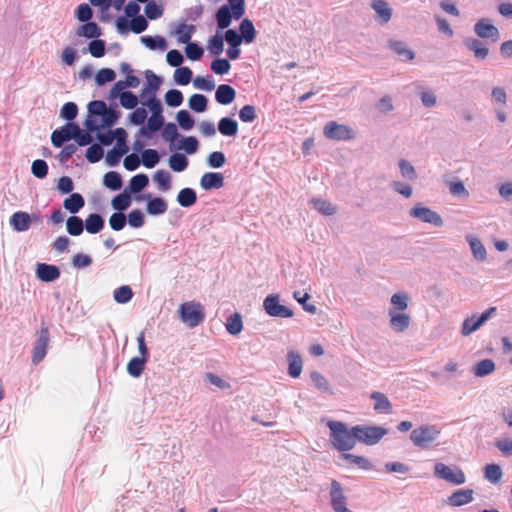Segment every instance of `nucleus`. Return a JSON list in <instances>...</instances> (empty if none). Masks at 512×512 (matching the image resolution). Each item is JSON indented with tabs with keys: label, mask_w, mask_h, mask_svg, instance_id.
Segmentation results:
<instances>
[{
	"label": "nucleus",
	"mask_w": 512,
	"mask_h": 512,
	"mask_svg": "<svg viewBox=\"0 0 512 512\" xmlns=\"http://www.w3.org/2000/svg\"><path fill=\"white\" fill-rule=\"evenodd\" d=\"M137 200H146V211L151 216H159L166 213L168 209L167 201L160 196L153 197L151 194H141Z\"/></svg>",
	"instance_id": "12"
},
{
	"label": "nucleus",
	"mask_w": 512,
	"mask_h": 512,
	"mask_svg": "<svg viewBox=\"0 0 512 512\" xmlns=\"http://www.w3.org/2000/svg\"><path fill=\"white\" fill-rule=\"evenodd\" d=\"M323 134L327 139L335 141H348L355 138V131L344 124H339L336 121H329L323 128Z\"/></svg>",
	"instance_id": "6"
},
{
	"label": "nucleus",
	"mask_w": 512,
	"mask_h": 512,
	"mask_svg": "<svg viewBox=\"0 0 512 512\" xmlns=\"http://www.w3.org/2000/svg\"><path fill=\"white\" fill-rule=\"evenodd\" d=\"M288 374L292 378H298L302 372L303 361L296 351H289L287 354Z\"/></svg>",
	"instance_id": "26"
},
{
	"label": "nucleus",
	"mask_w": 512,
	"mask_h": 512,
	"mask_svg": "<svg viewBox=\"0 0 512 512\" xmlns=\"http://www.w3.org/2000/svg\"><path fill=\"white\" fill-rule=\"evenodd\" d=\"M36 277L42 282H54L60 275V268L53 264L37 263L36 265Z\"/></svg>",
	"instance_id": "16"
},
{
	"label": "nucleus",
	"mask_w": 512,
	"mask_h": 512,
	"mask_svg": "<svg viewBox=\"0 0 512 512\" xmlns=\"http://www.w3.org/2000/svg\"><path fill=\"white\" fill-rule=\"evenodd\" d=\"M105 227V219L99 213H91L84 221V229L90 234H97Z\"/></svg>",
	"instance_id": "24"
},
{
	"label": "nucleus",
	"mask_w": 512,
	"mask_h": 512,
	"mask_svg": "<svg viewBox=\"0 0 512 512\" xmlns=\"http://www.w3.org/2000/svg\"><path fill=\"white\" fill-rule=\"evenodd\" d=\"M354 432L357 442L372 446L379 443L388 430L381 426L355 425Z\"/></svg>",
	"instance_id": "5"
},
{
	"label": "nucleus",
	"mask_w": 512,
	"mask_h": 512,
	"mask_svg": "<svg viewBox=\"0 0 512 512\" xmlns=\"http://www.w3.org/2000/svg\"><path fill=\"white\" fill-rule=\"evenodd\" d=\"M330 503L334 512H338L347 507V498L344 495L343 488L341 484L336 480L331 482Z\"/></svg>",
	"instance_id": "17"
},
{
	"label": "nucleus",
	"mask_w": 512,
	"mask_h": 512,
	"mask_svg": "<svg viewBox=\"0 0 512 512\" xmlns=\"http://www.w3.org/2000/svg\"><path fill=\"white\" fill-rule=\"evenodd\" d=\"M103 184L112 191H118L123 185L122 176L116 171H109L103 177Z\"/></svg>",
	"instance_id": "41"
},
{
	"label": "nucleus",
	"mask_w": 512,
	"mask_h": 512,
	"mask_svg": "<svg viewBox=\"0 0 512 512\" xmlns=\"http://www.w3.org/2000/svg\"><path fill=\"white\" fill-rule=\"evenodd\" d=\"M210 69L218 75H224L231 69V64L226 58H216L210 64Z\"/></svg>",
	"instance_id": "63"
},
{
	"label": "nucleus",
	"mask_w": 512,
	"mask_h": 512,
	"mask_svg": "<svg viewBox=\"0 0 512 512\" xmlns=\"http://www.w3.org/2000/svg\"><path fill=\"white\" fill-rule=\"evenodd\" d=\"M145 77L147 79V90L150 91V95H156V92L159 90L162 82H163V78L156 75L153 71L151 70H147L145 72Z\"/></svg>",
	"instance_id": "54"
},
{
	"label": "nucleus",
	"mask_w": 512,
	"mask_h": 512,
	"mask_svg": "<svg viewBox=\"0 0 512 512\" xmlns=\"http://www.w3.org/2000/svg\"><path fill=\"white\" fill-rule=\"evenodd\" d=\"M154 181L161 191H168L171 188V175L166 170H158L154 174Z\"/></svg>",
	"instance_id": "55"
},
{
	"label": "nucleus",
	"mask_w": 512,
	"mask_h": 512,
	"mask_svg": "<svg viewBox=\"0 0 512 512\" xmlns=\"http://www.w3.org/2000/svg\"><path fill=\"white\" fill-rule=\"evenodd\" d=\"M473 495L474 491L472 489H458L449 496L448 504L454 507L463 506L473 501Z\"/></svg>",
	"instance_id": "20"
},
{
	"label": "nucleus",
	"mask_w": 512,
	"mask_h": 512,
	"mask_svg": "<svg viewBox=\"0 0 512 512\" xmlns=\"http://www.w3.org/2000/svg\"><path fill=\"white\" fill-rule=\"evenodd\" d=\"M313 207L321 214L330 216L336 212L335 206L329 201L320 198L312 199Z\"/></svg>",
	"instance_id": "61"
},
{
	"label": "nucleus",
	"mask_w": 512,
	"mask_h": 512,
	"mask_svg": "<svg viewBox=\"0 0 512 512\" xmlns=\"http://www.w3.org/2000/svg\"><path fill=\"white\" fill-rule=\"evenodd\" d=\"M192 70L187 66L178 67L174 72V81L177 85L186 86L192 80Z\"/></svg>",
	"instance_id": "51"
},
{
	"label": "nucleus",
	"mask_w": 512,
	"mask_h": 512,
	"mask_svg": "<svg viewBox=\"0 0 512 512\" xmlns=\"http://www.w3.org/2000/svg\"><path fill=\"white\" fill-rule=\"evenodd\" d=\"M148 184H149L148 176L144 173H139V174L134 175L130 179L128 186L125 187L124 189L129 194H136V193L141 192L143 189H145L148 186Z\"/></svg>",
	"instance_id": "30"
},
{
	"label": "nucleus",
	"mask_w": 512,
	"mask_h": 512,
	"mask_svg": "<svg viewBox=\"0 0 512 512\" xmlns=\"http://www.w3.org/2000/svg\"><path fill=\"white\" fill-rule=\"evenodd\" d=\"M141 42L150 50H161L164 51L168 47L167 40L163 36H142Z\"/></svg>",
	"instance_id": "38"
},
{
	"label": "nucleus",
	"mask_w": 512,
	"mask_h": 512,
	"mask_svg": "<svg viewBox=\"0 0 512 512\" xmlns=\"http://www.w3.org/2000/svg\"><path fill=\"white\" fill-rule=\"evenodd\" d=\"M66 229L71 236H79L84 231V221L73 214L66 220Z\"/></svg>",
	"instance_id": "46"
},
{
	"label": "nucleus",
	"mask_w": 512,
	"mask_h": 512,
	"mask_svg": "<svg viewBox=\"0 0 512 512\" xmlns=\"http://www.w3.org/2000/svg\"><path fill=\"white\" fill-rule=\"evenodd\" d=\"M147 360L145 358L133 357L127 364V373L134 377L138 378L142 375Z\"/></svg>",
	"instance_id": "44"
},
{
	"label": "nucleus",
	"mask_w": 512,
	"mask_h": 512,
	"mask_svg": "<svg viewBox=\"0 0 512 512\" xmlns=\"http://www.w3.org/2000/svg\"><path fill=\"white\" fill-rule=\"evenodd\" d=\"M144 12L148 19L156 20L163 15V7L157 4L155 0H150L146 3Z\"/></svg>",
	"instance_id": "62"
},
{
	"label": "nucleus",
	"mask_w": 512,
	"mask_h": 512,
	"mask_svg": "<svg viewBox=\"0 0 512 512\" xmlns=\"http://www.w3.org/2000/svg\"><path fill=\"white\" fill-rule=\"evenodd\" d=\"M371 399L375 401L374 410L378 413H390L392 405L388 398L381 392H373Z\"/></svg>",
	"instance_id": "39"
},
{
	"label": "nucleus",
	"mask_w": 512,
	"mask_h": 512,
	"mask_svg": "<svg viewBox=\"0 0 512 512\" xmlns=\"http://www.w3.org/2000/svg\"><path fill=\"white\" fill-rule=\"evenodd\" d=\"M49 340V329L44 323H42L41 329L37 332V338L32 350V363L34 365H38L45 358Z\"/></svg>",
	"instance_id": "9"
},
{
	"label": "nucleus",
	"mask_w": 512,
	"mask_h": 512,
	"mask_svg": "<svg viewBox=\"0 0 512 512\" xmlns=\"http://www.w3.org/2000/svg\"><path fill=\"white\" fill-rule=\"evenodd\" d=\"M176 121L181 129L185 131L191 130L195 125V119L187 110H179L176 114Z\"/></svg>",
	"instance_id": "49"
},
{
	"label": "nucleus",
	"mask_w": 512,
	"mask_h": 512,
	"mask_svg": "<svg viewBox=\"0 0 512 512\" xmlns=\"http://www.w3.org/2000/svg\"><path fill=\"white\" fill-rule=\"evenodd\" d=\"M228 4H224L218 8L215 13L217 29H227L232 19L239 20L245 14V0H227Z\"/></svg>",
	"instance_id": "2"
},
{
	"label": "nucleus",
	"mask_w": 512,
	"mask_h": 512,
	"mask_svg": "<svg viewBox=\"0 0 512 512\" xmlns=\"http://www.w3.org/2000/svg\"><path fill=\"white\" fill-rule=\"evenodd\" d=\"M390 327L395 332H404L410 325L411 318L408 314L397 313L394 310H389Z\"/></svg>",
	"instance_id": "21"
},
{
	"label": "nucleus",
	"mask_w": 512,
	"mask_h": 512,
	"mask_svg": "<svg viewBox=\"0 0 512 512\" xmlns=\"http://www.w3.org/2000/svg\"><path fill=\"white\" fill-rule=\"evenodd\" d=\"M235 97V89L228 84H221L216 89L215 100L221 105L231 104L235 100Z\"/></svg>",
	"instance_id": "23"
},
{
	"label": "nucleus",
	"mask_w": 512,
	"mask_h": 512,
	"mask_svg": "<svg viewBox=\"0 0 512 512\" xmlns=\"http://www.w3.org/2000/svg\"><path fill=\"white\" fill-rule=\"evenodd\" d=\"M179 318L189 328H195L205 320L204 306L197 301H186L178 308Z\"/></svg>",
	"instance_id": "3"
},
{
	"label": "nucleus",
	"mask_w": 512,
	"mask_h": 512,
	"mask_svg": "<svg viewBox=\"0 0 512 512\" xmlns=\"http://www.w3.org/2000/svg\"><path fill=\"white\" fill-rule=\"evenodd\" d=\"M121 117V112L118 110L116 103L106 107V112L101 116L102 127L111 128Z\"/></svg>",
	"instance_id": "34"
},
{
	"label": "nucleus",
	"mask_w": 512,
	"mask_h": 512,
	"mask_svg": "<svg viewBox=\"0 0 512 512\" xmlns=\"http://www.w3.org/2000/svg\"><path fill=\"white\" fill-rule=\"evenodd\" d=\"M85 205L84 197L80 193H71L64 201L63 207L71 214L78 213Z\"/></svg>",
	"instance_id": "31"
},
{
	"label": "nucleus",
	"mask_w": 512,
	"mask_h": 512,
	"mask_svg": "<svg viewBox=\"0 0 512 512\" xmlns=\"http://www.w3.org/2000/svg\"><path fill=\"white\" fill-rule=\"evenodd\" d=\"M372 9L377 14V20L380 24H385L390 21L392 17V9L384 0H373L371 3Z\"/></svg>",
	"instance_id": "25"
},
{
	"label": "nucleus",
	"mask_w": 512,
	"mask_h": 512,
	"mask_svg": "<svg viewBox=\"0 0 512 512\" xmlns=\"http://www.w3.org/2000/svg\"><path fill=\"white\" fill-rule=\"evenodd\" d=\"M434 474L438 478L443 479V480H445L449 483L455 484V485L464 484L466 481L465 474L459 467H457V466L450 467L441 462H438L435 464Z\"/></svg>",
	"instance_id": "8"
},
{
	"label": "nucleus",
	"mask_w": 512,
	"mask_h": 512,
	"mask_svg": "<svg viewBox=\"0 0 512 512\" xmlns=\"http://www.w3.org/2000/svg\"><path fill=\"white\" fill-rule=\"evenodd\" d=\"M495 312L496 307H490L478 317L476 315H473L471 317L466 318L462 323L461 334L463 336H468L471 333L475 332L486 321H488Z\"/></svg>",
	"instance_id": "11"
},
{
	"label": "nucleus",
	"mask_w": 512,
	"mask_h": 512,
	"mask_svg": "<svg viewBox=\"0 0 512 512\" xmlns=\"http://www.w3.org/2000/svg\"><path fill=\"white\" fill-rule=\"evenodd\" d=\"M200 186L205 191L220 189L224 186V176L219 172H206L200 179Z\"/></svg>",
	"instance_id": "18"
},
{
	"label": "nucleus",
	"mask_w": 512,
	"mask_h": 512,
	"mask_svg": "<svg viewBox=\"0 0 512 512\" xmlns=\"http://www.w3.org/2000/svg\"><path fill=\"white\" fill-rule=\"evenodd\" d=\"M116 78V73L111 68H102L95 74V83L97 86H103L108 82L114 81Z\"/></svg>",
	"instance_id": "56"
},
{
	"label": "nucleus",
	"mask_w": 512,
	"mask_h": 512,
	"mask_svg": "<svg viewBox=\"0 0 512 512\" xmlns=\"http://www.w3.org/2000/svg\"><path fill=\"white\" fill-rule=\"evenodd\" d=\"M10 225L16 232H25L29 230L32 219L31 215L24 211H17L12 214L9 220Z\"/></svg>",
	"instance_id": "19"
},
{
	"label": "nucleus",
	"mask_w": 512,
	"mask_h": 512,
	"mask_svg": "<svg viewBox=\"0 0 512 512\" xmlns=\"http://www.w3.org/2000/svg\"><path fill=\"white\" fill-rule=\"evenodd\" d=\"M196 31L195 25L180 23L175 29L178 42L181 44H187L191 42V38Z\"/></svg>",
	"instance_id": "36"
},
{
	"label": "nucleus",
	"mask_w": 512,
	"mask_h": 512,
	"mask_svg": "<svg viewBox=\"0 0 512 512\" xmlns=\"http://www.w3.org/2000/svg\"><path fill=\"white\" fill-rule=\"evenodd\" d=\"M503 476L501 467L498 464H487L484 467V478L492 484L498 483Z\"/></svg>",
	"instance_id": "50"
},
{
	"label": "nucleus",
	"mask_w": 512,
	"mask_h": 512,
	"mask_svg": "<svg viewBox=\"0 0 512 512\" xmlns=\"http://www.w3.org/2000/svg\"><path fill=\"white\" fill-rule=\"evenodd\" d=\"M164 100L170 107H179L184 100L183 93L178 89H170L165 93Z\"/></svg>",
	"instance_id": "59"
},
{
	"label": "nucleus",
	"mask_w": 512,
	"mask_h": 512,
	"mask_svg": "<svg viewBox=\"0 0 512 512\" xmlns=\"http://www.w3.org/2000/svg\"><path fill=\"white\" fill-rule=\"evenodd\" d=\"M263 308L270 317L274 318H291L294 314L292 309L280 303L278 294L266 296L263 301Z\"/></svg>",
	"instance_id": "7"
},
{
	"label": "nucleus",
	"mask_w": 512,
	"mask_h": 512,
	"mask_svg": "<svg viewBox=\"0 0 512 512\" xmlns=\"http://www.w3.org/2000/svg\"><path fill=\"white\" fill-rule=\"evenodd\" d=\"M388 47L404 60H413L415 58V53L402 41L389 40Z\"/></svg>",
	"instance_id": "33"
},
{
	"label": "nucleus",
	"mask_w": 512,
	"mask_h": 512,
	"mask_svg": "<svg viewBox=\"0 0 512 512\" xmlns=\"http://www.w3.org/2000/svg\"><path fill=\"white\" fill-rule=\"evenodd\" d=\"M188 106L196 113H203L207 110L208 99L203 94H193L188 100Z\"/></svg>",
	"instance_id": "42"
},
{
	"label": "nucleus",
	"mask_w": 512,
	"mask_h": 512,
	"mask_svg": "<svg viewBox=\"0 0 512 512\" xmlns=\"http://www.w3.org/2000/svg\"><path fill=\"white\" fill-rule=\"evenodd\" d=\"M440 429L436 425L424 424L415 428L410 433V440L414 446L427 449L432 442L440 436Z\"/></svg>",
	"instance_id": "4"
},
{
	"label": "nucleus",
	"mask_w": 512,
	"mask_h": 512,
	"mask_svg": "<svg viewBox=\"0 0 512 512\" xmlns=\"http://www.w3.org/2000/svg\"><path fill=\"white\" fill-rule=\"evenodd\" d=\"M133 291L130 286L123 285L114 290L113 297L118 304H126L131 301Z\"/></svg>",
	"instance_id": "53"
},
{
	"label": "nucleus",
	"mask_w": 512,
	"mask_h": 512,
	"mask_svg": "<svg viewBox=\"0 0 512 512\" xmlns=\"http://www.w3.org/2000/svg\"><path fill=\"white\" fill-rule=\"evenodd\" d=\"M464 45L478 60H484L488 56L489 49L479 39L468 37L464 40Z\"/></svg>",
	"instance_id": "22"
},
{
	"label": "nucleus",
	"mask_w": 512,
	"mask_h": 512,
	"mask_svg": "<svg viewBox=\"0 0 512 512\" xmlns=\"http://www.w3.org/2000/svg\"><path fill=\"white\" fill-rule=\"evenodd\" d=\"M184 150L187 154H195L199 148V141L194 136L181 137L180 144L176 147Z\"/></svg>",
	"instance_id": "52"
},
{
	"label": "nucleus",
	"mask_w": 512,
	"mask_h": 512,
	"mask_svg": "<svg viewBox=\"0 0 512 512\" xmlns=\"http://www.w3.org/2000/svg\"><path fill=\"white\" fill-rule=\"evenodd\" d=\"M495 370V363L491 359H484L479 361L473 367V373L477 377H485L491 374Z\"/></svg>",
	"instance_id": "48"
},
{
	"label": "nucleus",
	"mask_w": 512,
	"mask_h": 512,
	"mask_svg": "<svg viewBox=\"0 0 512 512\" xmlns=\"http://www.w3.org/2000/svg\"><path fill=\"white\" fill-rule=\"evenodd\" d=\"M77 115L78 106L74 102H66L60 110V117L68 122H73Z\"/></svg>",
	"instance_id": "64"
},
{
	"label": "nucleus",
	"mask_w": 512,
	"mask_h": 512,
	"mask_svg": "<svg viewBox=\"0 0 512 512\" xmlns=\"http://www.w3.org/2000/svg\"><path fill=\"white\" fill-rule=\"evenodd\" d=\"M75 122H67L65 125L54 130L51 134V143L54 147L60 148L66 142L74 139Z\"/></svg>",
	"instance_id": "14"
},
{
	"label": "nucleus",
	"mask_w": 512,
	"mask_h": 512,
	"mask_svg": "<svg viewBox=\"0 0 512 512\" xmlns=\"http://www.w3.org/2000/svg\"><path fill=\"white\" fill-rule=\"evenodd\" d=\"M238 33L243 37V41L246 44L252 43L257 34L253 22L248 18H245L240 22Z\"/></svg>",
	"instance_id": "32"
},
{
	"label": "nucleus",
	"mask_w": 512,
	"mask_h": 512,
	"mask_svg": "<svg viewBox=\"0 0 512 512\" xmlns=\"http://www.w3.org/2000/svg\"><path fill=\"white\" fill-rule=\"evenodd\" d=\"M466 239L471 248L473 257L479 262L485 261L487 252L482 242L477 237L472 235H468Z\"/></svg>",
	"instance_id": "35"
},
{
	"label": "nucleus",
	"mask_w": 512,
	"mask_h": 512,
	"mask_svg": "<svg viewBox=\"0 0 512 512\" xmlns=\"http://www.w3.org/2000/svg\"><path fill=\"white\" fill-rule=\"evenodd\" d=\"M227 332L231 335H238L243 329L242 317L238 312L230 315L225 323Z\"/></svg>",
	"instance_id": "45"
},
{
	"label": "nucleus",
	"mask_w": 512,
	"mask_h": 512,
	"mask_svg": "<svg viewBox=\"0 0 512 512\" xmlns=\"http://www.w3.org/2000/svg\"><path fill=\"white\" fill-rule=\"evenodd\" d=\"M474 32L479 38L491 39L492 42H496L500 36L498 28L485 18H482L475 23Z\"/></svg>",
	"instance_id": "15"
},
{
	"label": "nucleus",
	"mask_w": 512,
	"mask_h": 512,
	"mask_svg": "<svg viewBox=\"0 0 512 512\" xmlns=\"http://www.w3.org/2000/svg\"><path fill=\"white\" fill-rule=\"evenodd\" d=\"M327 427L330 429L331 444L336 450L346 452L356 446L354 426L349 428L344 422L331 420L328 421Z\"/></svg>",
	"instance_id": "1"
},
{
	"label": "nucleus",
	"mask_w": 512,
	"mask_h": 512,
	"mask_svg": "<svg viewBox=\"0 0 512 512\" xmlns=\"http://www.w3.org/2000/svg\"><path fill=\"white\" fill-rule=\"evenodd\" d=\"M207 49L213 55H220L223 52L224 38L219 34V32L209 39Z\"/></svg>",
	"instance_id": "58"
},
{
	"label": "nucleus",
	"mask_w": 512,
	"mask_h": 512,
	"mask_svg": "<svg viewBox=\"0 0 512 512\" xmlns=\"http://www.w3.org/2000/svg\"><path fill=\"white\" fill-rule=\"evenodd\" d=\"M160 158L161 156L157 150L149 148L142 152L140 160L146 168L151 169L159 163Z\"/></svg>",
	"instance_id": "47"
},
{
	"label": "nucleus",
	"mask_w": 512,
	"mask_h": 512,
	"mask_svg": "<svg viewBox=\"0 0 512 512\" xmlns=\"http://www.w3.org/2000/svg\"><path fill=\"white\" fill-rule=\"evenodd\" d=\"M409 215L415 219H418L424 223H429L435 227H441L443 225L442 217L434 210L419 205H415L410 211Z\"/></svg>",
	"instance_id": "10"
},
{
	"label": "nucleus",
	"mask_w": 512,
	"mask_h": 512,
	"mask_svg": "<svg viewBox=\"0 0 512 512\" xmlns=\"http://www.w3.org/2000/svg\"><path fill=\"white\" fill-rule=\"evenodd\" d=\"M131 194H129L125 189L122 193L117 194L111 201V205L114 210L122 213L127 210L131 205Z\"/></svg>",
	"instance_id": "40"
},
{
	"label": "nucleus",
	"mask_w": 512,
	"mask_h": 512,
	"mask_svg": "<svg viewBox=\"0 0 512 512\" xmlns=\"http://www.w3.org/2000/svg\"><path fill=\"white\" fill-rule=\"evenodd\" d=\"M165 118L163 114H152L147 121V124L142 126L136 133V137H142L146 139L153 138L154 134L161 130L165 125Z\"/></svg>",
	"instance_id": "13"
},
{
	"label": "nucleus",
	"mask_w": 512,
	"mask_h": 512,
	"mask_svg": "<svg viewBox=\"0 0 512 512\" xmlns=\"http://www.w3.org/2000/svg\"><path fill=\"white\" fill-rule=\"evenodd\" d=\"M169 167L174 172H183L189 165L188 158L182 153H173L169 158Z\"/></svg>",
	"instance_id": "43"
},
{
	"label": "nucleus",
	"mask_w": 512,
	"mask_h": 512,
	"mask_svg": "<svg viewBox=\"0 0 512 512\" xmlns=\"http://www.w3.org/2000/svg\"><path fill=\"white\" fill-rule=\"evenodd\" d=\"M81 26L78 27L76 34L79 37H85L87 39H96L102 35V30L98 26L96 22L87 21L83 22Z\"/></svg>",
	"instance_id": "27"
},
{
	"label": "nucleus",
	"mask_w": 512,
	"mask_h": 512,
	"mask_svg": "<svg viewBox=\"0 0 512 512\" xmlns=\"http://www.w3.org/2000/svg\"><path fill=\"white\" fill-rule=\"evenodd\" d=\"M89 53L95 58H101L106 53V42L102 39H93L88 44Z\"/></svg>",
	"instance_id": "57"
},
{
	"label": "nucleus",
	"mask_w": 512,
	"mask_h": 512,
	"mask_svg": "<svg viewBox=\"0 0 512 512\" xmlns=\"http://www.w3.org/2000/svg\"><path fill=\"white\" fill-rule=\"evenodd\" d=\"M185 54L189 60L197 61L203 56L204 49L197 42H188L185 47Z\"/></svg>",
	"instance_id": "60"
},
{
	"label": "nucleus",
	"mask_w": 512,
	"mask_h": 512,
	"mask_svg": "<svg viewBox=\"0 0 512 512\" xmlns=\"http://www.w3.org/2000/svg\"><path fill=\"white\" fill-rule=\"evenodd\" d=\"M176 201L181 207L190 208L197 202V193L193 188L185 187L178 192Z\"/></svg>",
	"instance_id": "28"
},
{
	"label": "nucleus",
	"mask_w": 512,
	"mask_h": 512,
	"mask_svg": "<svg viewBox=\"0 0 512 512\" xmlns=\"http://www.w3.org/2000/svg\"><path fill=\"white\" fill-rule=\"evenodd\" d=\"M162 138L170 143V149L174 150L175 147V141L178 140V138L181 136L178 132L177 126L173 122L165 123V125L162 128L161 132Z\"/></svg>",
	"instance_id": "37"
},
{
	"label": "nucleus",
	"mask_w": 512,
	"mask_h": 512,
	"mask_svg": "<svg viewBox=\"0 0 512 512\" xmlns=\"http://www.w3.org/2000/svg\"><path fill=\"white\" fill-rule=\"evenodd\" d=\"M218 131L226 137H234L238 133V123L231 117H222L217 126Z\"/></svg>",
	"instance_id": "29"
}]
</instances>
